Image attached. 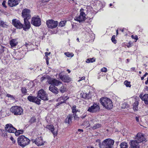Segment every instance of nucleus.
<instances>
[{
    "label": "nucleus",
    "instance_id": "bf43d9fd",
    "mask_svg": "<svg viewBox=\"0 0 148 148\" xmlns=\"http://www.w3.org/2000/svg\"><path fill=\"white\" fill-rule=\"evenodd\" d=\"M145 89H146L147 90H148V86H146Z\"/></svg>",
    "mask_w": 148,
    "mask_h": 148
},
{
    "label": "nucleus",
    "instance_id": "a211bd4d",
    "mask_svg": "<svg viewBox=\"0 0 148 148\" xmlns=\"http://www.w3.org/2000/svg\"><path fill=\"white\" fill-rule=\"evenodd\" d=\"M21 0H9L8 4L10 7H13L17 5Z\"/></svg>",
    "mask_w": 148,
    "mask_h": 148
},
{
    "label": "nucleus",
    "instance_id": "052dcab7",
    "mask_svg": "<svg viewBox=\"0 0 148 148\" xmlns=\"http://www.w3.org/2000/svg\"><path fill=\"white\" fill-rule=\"evenodd\" d=\"M144 76H143L141 77V79L142 80H143L144 79Z\"/></svg>",
    "mask_w": 148,
    "mask_h": 148
},
{
    "label": "nucleus",
    "instance_id": "c85d7f7f",
    "mask_svg": "<svg viewBox=\"0 0 148 148\" xmlns=\"http://www.w3.org/2000/svg\"><path fill=\"white\" fill-rule=\"evenodd\" d=\"M121 148H127L128 145L127 143L122 142L120 145Z\"/></svg>",
    "mask_w": 148,
    "mask_h": 148
},
{
    "label": "nucleus",
    "instance_id": "e2e57ef3",
    "mask_svg": "<svg viewBox=\"0 0 148 148\" xmlns=\"http://www.w3.org/2000/svg\"><path fill=\"white\" fill-rule=\"evenodd\" d=\"M115 35H113L112 36V38H115Z\"/></svg>",
    "mask_w": 148,
    "mask_h": 148
},
{
    "label": "nucleus",
    "instance_id": "6ab92c4d",
    "mask_svg": "<svg viewBox=\"0 0 148 148\" xmlns=\"http://www.w3.org/2000/svg\"><path fill=\"white\" fill-rule=\"evenodd\" d=\"M59 76L60 78L64 82H68L71 81V79L68 75H62L60 74Z\"/></svg>",
    "mask_w": 148,
    "mask_h": 148
},
{
    "label": "nucleus",
    "instance_id": "ddd939ff",
    "mask_svg": "<svg viewBox=\"0 0 148 148\" xmlns=\"http://www.w3.org/2000/svg\"><path fill=\"white\" fill-rule=\"evenodd\" d=\"M5 129L7 132L9 133H14L16 131V129L10 124H7L6 125Z\"/></svg>",
    "mask_w": 148,
    "mask_h": 148
},
{
    "label": "nucleus",
    "instance_id": "3c124183",
    "mask_svg": "<svg viewBox=\"0 0 148 148\" xmlns=\"http://www.w3.org/2000/svg\"><path fill=\"white\" fill-rule=\"evenodd\" d=\"M144 103L146 105H148V101L147 100L144 101Z\"/></svg>",
    "mask_w": 148,
    "mask_h": 148
},
{
    "label": "nucleus",
    "instance_id": "864d4df0",
    "mask_svg": "<svg viewBox=\"0 0 148 148\" xmlns=\"http://www.w3.org/2000/svg\"><path fill=\"white\" fill-rule=\"evenodd\" d=\"M45 79V78L44 77H42L41 78L40 80L41 81H43L44 79Z\"/></svg>",
    "mask_w": 148,
    "mask_h": 148
},
{
    "label": "nucleus",
    "instance_id": "de8ad7c7",
    "mask_svg": "<svg viewBox=\"0 0 148 148\" xmlns=\"http://www.w3.org/2000/svg\"><path fill=\"white\" fill-rule=\"evenodd\" d=\"M87 116L86 114H84V115L81 116V117L82 119H84L85 118V117Z\"/></svg>",
    "mask_w": 148,
    "mask_h": 148
},
{
    "label": "nucleus",
    "instance_id": "5fc2aeb1",
    "mask_svg": "<svg viewBox=\"0 0 148 148\" xmlns=\"http://www.w3.org/2000/svg\"><path fill=\"white\" fill-rule=\"evenodd\" d=\"M148 76L147 78V81L145 82V84H148Z\"/></svg>",
    "mask_w": 148,
    "mask_h": 148
},
{
    "label": "nucleus",
    "instance_id": "1a4fd4ad",
    "mask_svg": "<svg viewBox=\"0 0 148 148\" xmlns=\"http://www.w3.org/2000/svg\"><path fill=\"white\" fill-rule=\"evenodd\" d=\"M58 23L57 21L53 20H48L46 21V24L49 28L53 29L56 28L58 26Z\"/></svg>",
    "mask_w": 148,
    "mask_h": 148
},
{
    "label": "nucleus",
    "instance_id": "0e129e2a",
    "mask_svg": "<svg viewBox=\"0 0 148 148\" xmlns=\"http://www.w3.org/2000/svg\"><path fill=\"white\" fill-rule=\"evenodd\" d=\"M87 148H94L93 147H88Z\"/></svg>",
    "mask_w": 148,
    "mask_h": 148
},
{
    "label": "nucleus",
    "instance_id": "9d476101",
    "mask_svg": "<svg viewBox=\"0 0 148 148\" xmlns=\"http://www.w3.org/2000/svg\"><path fill=\"white\" fill-rule=\"evenodd\" d=\"M31 23L35 26L38 27L41 24V19L38 16L32 17Z\"/></svg>",
    "mask_w": 148,
    "mask_h": 148
},
{
    "label": "nucleus",
    "instance_id": "4d7b16f0",
    "mask_svg": "<svg viewBox=\"0 0 148 148\" xmlns=\"http://www.w3.org/2000/svg\"><path fill=\"white\" fill-rule=\"evenodd\" d=\"M148 74L147 73H146L143 76L144 77H146Z\"/></svg>",
    "mask_w": 148,
    "mask_h": 148
},
{
    "label": "nucleus",
    "instance_id": "680f3d73",
    "mask_svg": "<svg viewBox=\"0 0 148 148\" xmlns=\"http://www.w3.org/2000/svg\"><path fill=\"white\" fill-rule=\"evenodd\" d=\"M28 45H29V44H28L27 43V44H25V46L26 47H27Z\"/></svg>",
    "mask_w": 148,
    "mask_h": 148
},
{
    "label": "nucleus",
    "instance_id": "aec40b11",
    "mask_svg": "<svg viewBox=\"0 0 148 148\" xmlns=\"http://www.w3.org/2000/svg\"><path fill=\"white\" fill-rule=\"evenodd\" d=\"M46 128L50 130L54 136L57 135V131H55L54 126L53 125H47Z\"/></svg>",
    "mask_w": 148,
    "mask_h": 148
},
{
    "label": "nucleus",
    "instance_id": "9b49d317",
    "mask_svg": "<svg viewBox=\"0 0 148 148\" xmlns=\"http://www.w3.org/2000/svg\"><path fill=\"white\" fill-rule=\"evenodd\" d=\"M22 16L24 19H30L31 16L30 10L26 8L23 9L22 11Z\"/></svg>",
    "mask_w": 148,
    "mask_h": 148
},
{
    "label": "nucleus",
    "instance_id": "a18cd8bd",
    "mask_svg": "<svg viewBox=\"0 0 148 148\" xmlns=\"http://www.w3.org/2000/svg\"><path fill=\"white\" fill-rule=\"evenodd\" d=\"M111 40L112 41V42L114 43V44H116V40L115 39V38H112Z\"/></svg>",
    "mask_w": 148,
    "mask_h": 148
},
{
    "label": "nucleus",
    "instance_id": "a878e982",
    "mask_svg": "<svg viewBox=\"0 0 148 148\" xmlns=\"http://www.w3.org/2000/svg\"><path fill=\"white\" fill-rule=\"evenodd\" d=\"M139 102L137 101H135L133 104V109L134 111H137L138 110V107L139 104Z\"/></svg>",
    "mask_w": 148,
    "mask_h": 148
},
{
    "label": "nucleus",
    "instance_id": "37998d69",
    "mask_svg": "<svg viewBox=\"0 0 148 148\" xmlns=\"http://www.w3.org/2000/svg\"><path fill=\"white\" fill-rule=\"evenodd\" d=\"M5 3L6 1H4L2 3V5L3 7H4L5 8H7V6L5 5Z\"/></svg>",
    "mask_w": 148,
    "mask_h": 148
},
{
    "label": "nucleus",
    "instance_id": "20e7f679",
    "mask_svg": "<svg viewBox=\"0 0 148 148\" xmlns=\"http://www.w3.org/2000/svg\"><path fill=\"white\" fill-rule=\"evenodd\" d=\"M134 138V140H131V141H134L136 143H137L138 144L139 143H140L143 141H146V139L145 138L143 134L140 132L138 133L135 136Z\"/></svg>",
    "mask_w": 148,
    "mask_h": 148
},
{
    "label": "nucleus",
    "instance_id": "6e6d98bb",
    "mask_svg": "<svg viewBox=\"0 0 148 148\" xmlns=\"http://www.w3.org/2000/svg\"><path fill=\"white\" fill-rule=\"evenodd\" d=\"M78 131L79 132H83V130L80 129H78Z\"/></svg>",
    "mask_w": 148,
    "mask_h": 148
},
{
    "label": "nucleus",
    "instance_id": "4c0bfd02",
    "mask_svg": "<svg viewBox=\"0 0 148 148\" xmlns=\"http://www.w3.org/2000/svg\"><path fill=\"white\" fill-rule=\"evenodd\" d=\"M36 118L34 117H32L31 118L29 122L31 123H34L36 121Z\"/></svg>",
    "mask_w": 148,
    "mask_h": 148
},
{
    "label": "nucleus",
    "instance_id": "c9c22d12",
    "mask_svg": "<svg viewBox=\"0 0 148 148\" xmlns=\"http://www.w3.org/2000/svg\"><path fill=\"white\" fill-rule=\"evenodd\" d=\"M64 54L67 57H72L74 56V54L73 53H70L69 52H65Z\"/></svg>",
    "mask_w": 148,
    "mask_h": 148
},
{
    "label": "nucleus",
    "instance_id": "0eeeda50",
    "mask_svg": "<svg viewBox=\"0 0 148 148\" xmlns=\"http://www.w3.org/2000/svg\"><path fill=\"white\" fill-rule=\"evenodd\" d=\"M47 96V94L43 89H41L38 91L37 97L40 98L42 100L44 101L48 100V98Z\"/></svg>",
    "mask_w": 148,
    "mask_h": 148
},
{
    "label": "nucleus",
    "instance_id": "5701e85b",
    "mask_svg": "<svg viewBox=\"0 0 148 148\" xmlns=\"http://www.w3.org/2000/svg\"><path fill=\"white\" fill-rule=\"evenodd\" d=\"M68 99V97H67L65 96H63L62 97H60V98L58 99V101H61L60 102H58V104L60 105L61 104L63 103H64V102Z\"/></svg>",
    "mask_w": 148,
    "mask_h": 148
},
{
    "label": "nucleus",
    "instance_id": "72a5a7b5",
    "mask_svg": "<svg viewBox=\"0 0 148 148\" xmlns=\"http://www.w3.org/2000/svg\"><path fill=\"white\" fill-rule=\"evenodd\" d=\"M21 90L22 93L24 95H25L27 93V89L25 87H22L21 88Z\"/></svg>",
    "mask_w": 148,
    "mask_h": 148
},
{
    "label": "nucleus",
    "instance_id": "4be33fe9",
    "mask_svg": "<svg viewBox=\"0 0 148 148\" xmlns=\"http://www.w3.org/2000/svg\"><path fill=\"white\" fill-rule=\"evenodd\" d=\"M139 145L134 141L131 140L130 146L129 148H139Z\"/></svg>",
    "mask_w": 148,
    "mask_h": 148
},
{
    "label": "nucleus",
    "instance_id": "58836bf2",
    "mask_svg": "<svg viewBox=\"0 0 148 148\" xmlns=\"http://www.w3.org/2000/svg\"><path fill=\"white\" fill-rule=\"evenodd\" d=\"M66 22V21H61L59 23V25L60 26L63 27L64 25Z\"/></svg>",
    "mask_w": 148,
    "mask_h": 148
},
{
    "label": "nucleus",
    "instance_id": "603ef678",
    "mask_svg": "<svg viewBox=\"0 0 148 148\" xmlns=\"http://www.w3.org/2000/svg\"><path fill=\"white\" fill-rule=\"evenodd\" d=\"M136 120L137 122H138L139 121V117L137 116L136 117Z\"/></svg>",
    "mask_w": 148,
    "mask_h": 148
},
{
    "label": "nucleus",
    "instance_id": "2f4dec72",
    "mask_svg": "<svg viewBox=\"0 0 148 148\" xmlns=\"http://www.w3.org/2000/svg\"><path fill=\"white\" fill-rule=\"evenodd\" d=\"M82 97L85 99H88L90 98V96L88 94L84 93L82 95Z\"/></svg>",
    "mask_w": 148,
    "mask_h": 148
},
{
    "label": "nucleus",
    "instance_id": "e433bc0d",
    "mask_svg": "<svg viewBox=\"0 0 148 148\" xmlns=\"http://www.w3.org/2000/svg\"><path fill=\"white\" fill-rule=\"evenodd\" d=\"M76 106H73L72 107V112L74 114L76 113L78 111L76 109Z\"/></svg>",
    "mask_w": 148,
    "mask_h": 148
},
{
    "label": "nucleus",
    "instance_id": "13d9d810",
    "mask_svg": "<svg viewBox=\"0 0 148 148\" xmlns=\"http://www.w3.org/2000/svg\"><path fill=\"white\" fill-rule=\"evenodd\" d=\"M67 71H68V73H70V72H71L70 71L69 69H67Z\"/></svg>",
    "mask_w": 148,
    "mask_h": 148
},
{
    "label": "nucleus",
    "instance_id": "bb28decb",
    "mask_svg": "<svg viewBox=\"0 0 148 148\" xmlns=\"http://www.w3.org/2000/svg\"><path fill=\"white\" fill-rule=\"evenodd\" d=\"M18 44V42L15 39H12L10 42V44L11 47H14L16 46Z\"/></svg>",
    "mask_w": 148,
    "mask_h": 148
},
{
    "label": "nucleus",
    "instance_id": "f03ea898",
    "mask_svg": "<svg viewBox=\"0 0 148 148\" xmlns=\"http://www.w3.org/2000/svg\"><path fill=\"white\" fill-rule=\"evenodd\" d=\"M30 140L24 136H21L18 138L17 142L19 145L24 147L29 144Z\"/></svg>",
    "mask_w": 148,
    "mask_h": 148
},
{
    "label": "nucleus",
    "instance_id": "338daca9",
    "mask_svg": "<svg viewBox=\"0 0 148 148\" xmlns=\"http://www.w3.org/2000/svg\"><path fill=\"white\" fill-rule=\"evenodd\" d=\"M132 69L133 70H134L135 69V68L133 67L132 68Z\"/></svg>",
    "mask_w": 148,
    "mask_h": 148
},
{
    "label": "nucleus",
    "instance_id": "49530a36",
    "mask_svg": "<svg viewBox=\"0 0 148 148\" xmlns=\"http://www.w3.org/2000/svg\"><path fill=\"white\" fill-rule=\"evenodd\" d=\"M10 139L12 141V143H15V142H16L15 140H14V138L12 137H11L10 138Z\"/></svg>",
    "mask_w": 148,
    "mask_h": 148
},
{
    "label": "nucleus",
    "instance_id": "8fccbe9b",
    "mask_svg": "<svg viewBox=\"0 0 148 148\" xmlns=\"http://www.w3.org/2000/svg\"><path fill=\"white\" fill-rule=\"evenodd\" d=\"M50 54V53H48L47 52H46L45 53V55L46 56H48Z\"/></svg>",
    "mask_w": 148,
    "mask_h": 148
},
{
    "label": "nucleus",
    "instance_id": "ea45409f",
    "mask_svg": "<svg viewBox=\"0 0 148 148\" xmlns=\"http://www.w3.org/2000/svg\"><path fill=\"white\" fill-rule=\"evenodd\" d=\"M131 37L133 39H136V40H137L138 39V36H134L133 35L131 36Z\"/></svg>",
    "mask_w": 148,
    "mask_h": 148
},
{
    "label": "nucleus",
    "instance_id": "412c9836",
    "mask_svg": "<svg viewBox=\"0 0 148 148\" xmlns=\"http://www.w3.org/2000/svg\"><path fill=\"white\" fill-rule=\"evenodd\" d=\"M49 90L55 94H57L59 92L58 88L53 85H51L49 88Z\"/></svg>",
    "mask_w": 148,
    "mask_h": 148
},
{
    "label": "nucleus",
    "instance_id": "6e6552de",
    "mask_svg": "<svg viewBox=\"0 0 148 148\" xmlns=\"http://www.w3.org/2000/svg\"><path fill=\"white\" fill-rule=\"evenodd\" d=\"M100 108L99 103H94L93 105L89 107L87 111L91 113H93L98 112L99 111Z\"/></svg>",
    "mask_w": 148,
    "mask_h": 148
},
{
    "label": "nucleus",
    "instance_id": "dca6fc26",
    "mask_svg": "<svg viewBox=\"0 0 148 148\" xmlns=\"http://www.w3.org/2000/svg\"><path fill=\"white\" fill-rule=\"evenodd\" d=\"M27 99L31 102H35L38 105L40 104L41 100L36 97L29 96L27 97Z\"/></svg>",
    "mask_w": 148,
    "mask_h": 148
},
{
    "label": "nucleus",
    "instance_id": "473e14b6",
    "mask_svg": "<svg viewBox=\"0 0 148 148\" xmlns=\"http://www.w3.org/2000/svg\"><path fill=\"white\" fill-rule=\"evenodd\" d=\"M23 132V131L22 130H20L17 131L16 130V132H14V133H15V135L16 136H18L20 134H21Z\"/></svg>",
    "mask_w": 148,
    "mask_h": 148
},
{
    "label": "nucleus",
    "instance_id": "7ed1b4c3",
    "mask_svg": "<svg viewBox=\"0 0 148 148\" xmlns=\"http://www.w3.org/2000/svg\"><path fill=\"white\" fill-rule=\"evenodd\" d=\"M10 111L15 115H21L23 113L22 108L18 106L12 107L10 109Z\"/></svg>",
    "mask_w": 148,
    "mask_h": 148
},
{
    "label": "nucleus",
    "instance_id": "cd10ccee",
    "mask_svg": "<svg viewBox=\"0 0 148 148\" xmlns=\"http://www.w3.org/2000/svg\"><path fill=\"white\" fill-rule=\"evenodd\" d=\"M139 97L141 99L144 101L147 100L148 98V94H145L143 96L141 94L140 95Z\"/></svg>",
    "mask_w": 148,
    "mask_h": 148
},
{
    "label": "nucleus",
    "instance_id": "09e8293b",
    "mask_svg": "<svg viewBox=\"0 0 148 148\" xmlns=\"http://www.w3.org/2000/svg\"><path fill=\"white\" fill-rule=\"evenodd\" d=\"M85 78V77H82L81 78V79H80L79 80H78V82H79L80 81L84 79Z\"/></svg>",
    "mask_w": 148,
    "mask_h": 148
},
{
    "label": "nucleus",
    "instance_id": "c756f323",
    "mask_svg": "<svg viewBox=\"0 0 148 148\" xmlns=\"http://www.w3.org/2000/svg\"><path fill=\"white\" fill-rule=\"evenodd\" d=\"M101 126V124L97 123L95 124L93 126L91 127L92 129L95 130L97 128H98Z\"/></svg>",
    "mask_w": 148,
    "mask_h": 148
},
{
    "label": "nucleus",
    "instance_id": "69168bd1",
    "mask_svg": "<svg viewBox=\"0 0 148 148\" xmlns=\"http://www.w3.org/2000/svg\"><path fill=\"white\" fill-rule=\"evenodd\" d=\"M129 107V105L128 104H127L126 105V108H128Z\"/></svg>",
    "mask_w": 148,
    "mask_h": 148
},
{
    "label": "nucleus",
    "instance_id": "39448f33",
    "mask_svg": "<svg viewBox=\"0 0 148 148\" xmlns=\"http://www.w3.org/2000/svg\"><path fill=\"white\" fill-rule=\"evenodd\" d=\"M84 10L82 8L80 10V15L78 16L75 17L74 18L75 20L76 21L81 23L84 21L86 20V15L85 13L84 12Z\"/></svg>",
    "mask_w": 148,
    "mask_h": 148
},
{
    "label": "nucleus",
    "instance_id": "774afa93",
    "mask_svg": "<svg viewBox=\"0 0 148 148\" xmlns=\"http://www.w3.org/2000/svg\"><path fill=\"white\" fill-rule=\"evenodd\" d=\"M47 64H49V62L47 60Z\"/></svg>",
    "mask_w": 148,
    "mask_h": 148
},
{
    "label": "nucleus",
    "instance_id": "2eb2a0df",
    "mask_svg": "<svg viewBox=\"0 0 148 148\" xmlns=\"http://www.w3.org/2000/svg\"><path fill=\"white\" fill-rule=\"evenodd\" d=\"M29 19H24V24L23 25V29L25 31L28 30L30 27V24L29 21Z\"/></svg>",
    "mask_w": 148,
    "mask_h": 148
},
{
    "label": "nucleus",
    "instance_id": "393cba45",
    "mask_svg": "<svg viewBox=\"0 0 148 148\" xmlns=\"http://www.w3.org/2000/svg\"><path fill=\"white\" fill-rule=\"evenodd\" d=\"M72 118L73 116L72 115L69 114L65 119V122L69 124L71 122Z\"/></svg>",
    "mask_w": 148,
    "mask_h": 148
},
{
    "label": "nucleus",
    "instance_id": "f8f14e48",
    "mask_svg": "<svg viewBox=\"0 0 148 148\" xmlns=\"http://www.w3.org/2000/svg\"><path fill=\"white\" fill-rule=\"evenodd\" d=\"M13 25L17 28L21 29L23 27V25L21 23L20 21L16 19L12 20Z\"/></svg>",
    "mask_w": 148,
    "mask_h": 148
},
{
    "label": "nucleus",
    "instance_id": "a19ab883",
    "mask_svg": "<svg viewBox=\"0 0 148 148\" xmlns=\"http://www.w3.org/2000/svg\"><path fill=\"white\" fill-rule=\"evenodd\" d=\"M6 96L8 97H10L12 99H14V97L12 95L9 94H7Z\"/></svg>",
    "mask_w": 148,
    "mask_h": 148
},
{
    "label": "nucleus",
    "instance_id": "4468645a",
    "mask_svg": "<svg viewBox=\"0 0 148 148\" xmlns=\"http://www.w3.org/2000/svg\"><path fill=\"white\" fill-rule=\"evenodd\" d=\"M33 142L37 145L41 146L44 145L45 142L43 141L42 137H38L34 140H33Z\"/></svg>",
    "mask_w": 148,
    "mask_h": 148
},
{
    "label": "nucleus",
    "instance_id": "c03bdc74",
    "mask_svg": "<svg viewBox=\"0 0 148 148\" xmlns=\"http://www.w3.org/2000/svg\"><path fill=\"white\" fill-rule=\"evenodd\" d=\"M74 118L75 119H76L78 118L77 116L76 115V113L73 114Z\"/></svg>",
    "mask_w": 148,
    "mask_h": 148
},
{
    "label": "nucleus",
    "instance_id": "f704fd0d",
    "mask_svg": "<svg viewBox=\"0 0 148 148\" xmlns=\"http://www.w3.org/2000/svg\"><path fill=\"white\" fill-rule=\"evenodd\" d=\"M124 84L127 87H130L131 86V85L130 84V82H129L127 80H126L124 82Z\"/></svg>",
    "mask_w": 148,
    "mask_h": 148
},
{
    "label": "nucleus",
    "instance_id": "79ce46f5",
    "mask_svg": "<svg viewBox=\"0 0 148 148\" xmlns=\"http://www.w3.org/2000/svg\"><path fill=\"white\" fill-rule=\"evenodd\" d=\"M107 70L106 68L105 67H104L101 69V71L103 72H106Z\"/></svg>",
    "mask_w": 148,
    "mask_h": 148
},
{
    "label": "nucleus",
    "instance_id": "423d86ee",
    "mask_svg": "<svg viewBox=\"0 0 148 148\" xmlns=\"http://www.w3.org/2000/svg\"><path fill=\"white\" fill-rule=\"evenodd\" d=\"M114 143L113 140L108 138L104 140L102 142V145L105 148H113Z\"/></svg>",
    "mask_w": 148,
    "mask_h": 148
},
{
    "label": "nucleus",
    "instance_id": "7c9ffc66",
    "mask_svg": "<svg viewBox=\"0 0 148 148\" xmlns=\"http://www.w3.org/2000/svg\"><path fill=\"white\" fill-rule=\"evenodd\" d=\"M95 58H89L86 61V62L87 63L90 62H95Z\"/></svg>",
    "mask_w": 148,
    "mask_h": 148
},
{
    "label": "nucleus",
    "instance_id": "f3484780",
    "mask_svg": "<svg viewBox=\"0 0 148 148\" xmlns=\"http://www.w3.org/2000/svg\"><path fill=\"white\" fill-rule=\"evenodd\" d=\"M48 83L49 84L57 86H59L62 83L59 80L53 78H51L49 79Z\"/></svg>",
    "mask_w": 148,
    "mask_h": 148
},
{
    "label": "nucleus",
    "instance_id": "f257e3e1",
    "mask_svg": "<svg viewBox=\"0 0 148 148\" xmlns=\"http://www.w3.org/2000/svg\"><path fill=\"white\" fill-rule=\"evenodd\" d=\"M100 102L104 107L108 109H111L113 107V105L111 100L108 98H100Z\"/></svg>",
    "mask_w": 148,
    "mask_h": 148
},
{
    "label": "nucleus",
    "instance_id": "b1692460",
    "mask_svg": "<svg viewBox=\"0 0 148 148\" xmlns=\"http://www.w3.org/2000/svg\"><path fill=\"white\" fill-rule=\"evenodd\" d=\"M60 87L59 90L62 93H63L67 91L66 86L64 85L62 83L59 86Z\"/></svg>",
    "mask_w": 148,
    "mask_h": 148
}]
</instances>
